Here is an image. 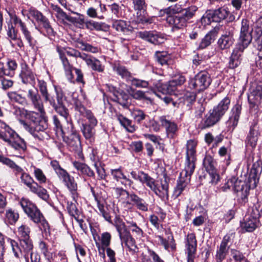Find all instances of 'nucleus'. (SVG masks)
Masks as SVG:
<instances>
[{"label":"nucleus","instance_id":"f257e3e1","mask_svg":"<svg viewBox=\"0 0 262 262\" xmlns=\"http://www.w3.org/2000/svg\"><path fill=\"white\" fill-rule=\"evenodd\" d=\"M197 144L196 141L190 140L187 143L186 162L184 169L180 174L174 193L177 196H179L190 182L191 174L195 168V148Z\"/></svg>","mask_w":262,"mask_h":262},{"label":"nucleus","instance_id":"f03ea898","mask_svg":"<svg viewBox=\"0 0 262 262\" xmlns=\"http://www.w3.org/2000/svg\"><path fill=\"white\" fill-rule=\"evenodd\" d=\"M251 33L248 21L247 19H243L238 42L230 56L229 63L230 68L234 69L241 64L243 52L252 41Z\"/></svg>","mask_w":262,"mask_h":262},{"label":"nucleus","instance_id":"7ed1b4c3","mask_svg":"<svg viewBox=\"0 0 262 262\" xmlns=\"http://www.w3.org/2000/svg\"><path fill=\"white\" fill-rule=\"evenodd\" d=\"M26 117L30 121V124L24 120H21L20 123L27 130L40 140L48 136L45 132L48 128V123L40 114L35 112H27Z\"/></svg>","mask_w":262,"mask_h":262},{"label":"nucleus","instance_id":"20e7f679","mask_svg":"<svg viewBox=\"0 0 262 262\" xmlns=\"http://www.w3.org/2000/svg\"><path fill=\"white\" fill-rule=\"evenodd\" d=\"M0 128L4 129L2 132V140L6 142L16 152L22 154L26 149V145L24 139L13 130L8 125L0 120Z\"/></svg>","mask_w":262,"mask_h":262},{"label":"nucleus","instance_id":"39448f33","mask_svg":"<svg viewBox=\"0 0 262 262\" xmlns=\"http://www.w3.org/2000/svg\"><path fill=\"white\" fill-rule=\"evenodd\" d=\"M197 10L195 6H191L187 8L183 14L168 15L166 21L172 26L173 30L181 29L186 26L187 21L193 17Z\"/></svg>","mask_w":262,"mask_h":262},{"label":"nucleus","instance_id":"423d86ee","mask_svg":"<svg viewBox=\"0 0 262 262\" xmlns=\"http://www.w3.org/2000/svg\"><path fill=\"white\" fill-rule=\"evenodd\" d=\"M38 86L45 101L49 102L55 111L67 120L69 115L68 110L63 105V103L56 104L54 98L51 97L48 92L47 83L42 80L38 79Z\"/></svg>","mask_w":262,"mask_h":262},{"label":"nucleus","instance_id":"0eeeda50","mask_svg":"<svg viewBox=\"0 0 262 262\" xmlns=\"http://www.w3.org/2000/svg\"><path fill=\"white\" fill-rule=\"evenodd\" d=\"M63 141L66 143L69 149L73 152L77 159L83 161L84 158L82 154V147L79 136L75 130H71V133L63 135Z\"/></svg>","mask_w":262,"mask_h":262},{"label":"nucleus","instance_id":"6e6552de","mask_svg":"<svg viewBox=\"0 0 262 262\" xmlns=\"http://www.w3.org/2000/svg\"><path fill=\"white\" fill-rule=\"evenodd\" d=\"M211 82V79L209 73L206 71H202L189 81L188 86L195 92L199 93L206 90Z\"/></svg>","mask_w":262,"mask_h":262},{"label":"nucleus","instance_id":"1a4fd4ad","mask_svg":"<svg viewBox=\"0 0 262 262\" xmlns=\"http://www.w3.org/2000/svg\"><path fill=\"white\" fill-rule=\"evenodd\" d=\"M117 229L122 243H124L128 247L134 246L135 241L127 231L125 224L120 218V215L114 214L113 223Z\"/></svg>","mask_w":262,"mask_h":262},{"label":"nucleus","instance_id":"9d476101","mask_svg":"<svg viewBox=\"0 0 262 262\" xmlns=\"http://www.w3.org/2000/svg\"><path fill=\"white\" fill-rule=\"evenodd\" d=\"M22 183L28 186L30 190L36 194L39 198L45 201H47L49 198L46 189L40 186L35 182L33 179L27 173H22L20 176Z\"/></svg>","mask_w":262,"mask_h":262},{"label":"nucleus","instance_id":"9b49d317","mask_svg":"<svg viewBox=\"0 0 262 262\" xmlns=\"http://www.w3.org/2000/svg\"><path fill=\"white\" fill-rule=\"evenodd\" d=\"M228 13L229 11L225 7H221L214 10H208L201 18L202 24L207 25L211 22H220L226 18Z\"/></svg>","mask_w":262,"mask_h":262},{"label":"nucleus","instance_id":"f8f14e48","mask_svg":"<svg viewBox=\"0 0 262 262\" xmlns=\"http://www.w3.org/2000/svg\"><path fill=\"white\" fill-rule=\"evenodd\" d=\"M29 15L45 29L48 36H54V30L51 27L48 19L42 13L35 9H30L29 11Z\"/></svg>","mask_w":262,"mask_h":262},{"label":"nucleus","instance_id":"ddd939ff","mask_svg":"<svg viewBox=\"0 0 262 262\" xmlns=\"http://www.w3.org/2000/svg\"><path fill=\"white\" fill-rule=\"evenodd\" d=\"M11 245L15 257L18 259L17 262H19V258L23 255L20 247L23 249L25 252L27 253L32 252V250L33 246L29 238H21L19 241V246H18L17 243L14 241H11Z\"/></svg>","mask_w":262,"mask_h":262},{"label":"nucleus","instance_id":"4468645a","mask_svg":"<svg viewBox=\"0 0 262 262\" xmlns=\"http://www.w3.org/2000/svg\"><path fill=\"white\" fill-rule=\"evenodd\" d=\"M86 117L89 120V124H83L81 130L84 137L91 140L95 133L94 127L97 125V120L91 111L86 112Z\"/></svg>","mask_w":262,"mask_h":262},{"label":"nucleus","instance_id":"2eb2a0df","mask_svg":"<svg viewBox=\"0 0 262 262\" xmlns=\"http://www.w3.org/2000/svg\"><path fill=\"white\" fill-rule=\"evenodd\" d=\"M135 9L137 10L136 13L137 21L141 24H151L152 23V18L148 17L146 15L145 10L144 0H134Z\"/></svg>","mask_w":262,"mask_h":262},{"label":"nucleus","instance_id":"dca6fc26","mask_svg":"<svg viewBox=\"0 0 262 262\" xmlns=\"http://www.w3.org/2000/svg\"><path fill=\"white\" fill-rule=\"evenodd\" d=\"M250 94L248 96V101L253 106L262 105V82L254 83L251 86Z\"/></svg>","mask_w":262,"mask_h":262},{"label":"nucleus","instance_id":"f3484780","mask_svg":"<svg viewBox=\"0 0 262 262\" xmlns=\"http://www.w3.org/2000/svg\"><path fill=\"white\" fill-rule=\"evenodd\" d=\"M231 241V236L229 234L226 235L222 241L220 245L217 247L215 259L216 262H222L228 254Z\"/></svg>","mask_w":262,"mask_h":262},{"label":"nucleus","instance_id":"a211bd4d","mask_svg":"<svg viewBox=\"0 0 262 262\" xmlns=\"http://www.w3.org/2000/svg\"><path fill=\"white\" fill-rule=\"evenodd\" d=\"M11 18L15 26L17 25L18 27H20V31L25 38L27 41L29 46L33 49L35 45L34 40L25 23L16 15L11 16Z\"/></svg>","mask_w":262,"mask_h":262},{"label":"nucleus","instance_id":"6ab92c4d","mask_svg":"<svg viewBox=\"0 0 262 262\" xmlns=\"http://www.w3.org/2000/svg\"><path fill=\"white\" fill-rule=\"evenodd\" d=\"M140 38L155 45L163 43L165 40L164 36L156 31H144L139 33Z\"/></svg>","mask_w":262,"mask_h":262},{"label":"nucleus","instance_id":"aec40b11","mask_svg":"<svg viewBox=\"0 0 262 262\" xmlns=\"http://www.w3.org/2000/svg\"><path fill=\"white\" fill-rule=\"evenodd\" d=\"M260 135V132L257 122L254 121L250 127L249 133L245 140L246 145L255 148Z\"/></svg>","mask_w":262,"mask_h":262},{"label":"nucleus","instance_id":"412c9836","mask_svg":"<svg viewBox=\"0 0 262 262\" xmlns=\"http://www.w3.org/2000/svg\"><path fill=\"white\" fill-rule=\"evenodd\" d=\"M27 96L35 109L42 115L45 113L43 102L37 89H29Z\"/></svg>","mask_w":262,"mask_h":262},{"label":"nucleus","instance_id":"4be33fe9","mask_svg":"<svg viewBox=\"0 0 262 262\" xmlns=\"http://www.w3.org/2000/svg\"><path fill=\"white\" fill-rule=\"evenodd\" d=\"M27 96L35 109L42 115L45 113L43 102L37 89H29Z\"/></svg>","mask_w":262,"mask_h":262},{"label":"nucleus","instance_id":"5701e85b","mask_svg":"<svg viewBox=\"0 0 262 262\" xmlns=\"http://www.w3.org/2000/svg\"><path fill=\"white\" fill-rule=\"evenodd\" d=\"M262 171V162L260 160H257L253 164L252 168L249 174L248 182L251 187L255 188L256 187L257 183L258 182L259 176Z\"/></svg>","mask_w":262,"mask_h":262},{"label":"nucleus","instance_id":"b1692460","mask_svg":"<svg viewBox=\"0 0 262 262\" xmlns=\"http://www.w3.org/2000/svg\"><path fill=\"white\" fill-rule=\"evenodd\" d=\"M57 51L59 54V58L61 61L66 77L70 82H74V78L73 70L75 69V68L70 63L62 49L57 47Z\"/></svg>","mask_w":262,"mask_h":262},{"label":"nucleus","instance_id":"393cba45","mask_svg":"<svg viewBox=\"0 0 262 262\" xmlns=\"http://www.w3.org/2000/svg\"><path fill=\"white\" fill-rule=\"evenodd\" d=\"M28 217L34 223L37 224L39 229L47 236L50 234L49 225L42 214H27Z\"/></svg>","mask_w":262,"mask_h":262},{"label":"nucleus","instance_id":"a878e982","mask_svg":"<svg viewBox=\"0 0 262 262\" xmlns=\"http://www.w3.org/2000/svg\"><path fill=\"white\" fill-rule=\"evenodd\" d=\"M21 72L19 74L21 81L24 84H35L36 74L32 70L26 63L21 64Z\"/></svg>","mask_w":262,"mask_h":262},{"label":"nucleus","instance_id":"bb28decb","mask_svg":"<svg viewBox=\"0 0 262 262\" xmlns=\"http://www.w3.org/2000/svg\"><path fill=\"white\" fill-rule=\"evenodd\" d=\"M258 224L257 217L253 216L252 214H246L243 221L241 222V227L243 232L253 231Z\"/></svg>","mask_w":262,"mask_h":262},{"label":"nucleus","instance_id":"cd10ccee","mask_svg":"<svg viewBox=\"0 0 262 262\" xmlns=\"http://www.w3.org/2000/svg\"><path fill=\"white\" fill-rule=\"evenodd\" d=\"M196 245L197 242L194 234L193 233L188 234L186 242L187 262H194Z\"/></svg>","mask_w":262,"mask_h":262},{"label":"nucleus","instance_id":"c85d7f7f","mask_svg":"<svg viewBox=\"0 0 262 262\" xmlns=\"http://www.w3.org/2000/svg\"><path fill=\"white\" fill-rule=\"evenodd\" d=\"M242 106L238 104H235L232 108L231 114L226 125L229 131H233L237 125L241 114Z\"/></svg>","mask_w":262,"mask_h":262},{"label":"nucleus","instance_id":"c756f323","mask_svg":"<svg viewBox=\"0 0 262 262\" xmlns=\"http://www.w3.org/2000/svg\"><path fill=\"white\" fill-rule=\"evenodd\" d=\"M17 68V63L15 60L8 59L6 63L0 62V74L13 77Z\"/></svg>","mask_w":262,"mask_h":262},{"label":"nucleus","instance_id":"7c9ffc66","mask_svg":"<svg viewBox=\"0 0 262 262\" xmlns=\"http://www.w3.org/2000/svg\"><path fill=\"white\" fill-rule=\"evenodd\" d=\"M168 182L165 178L161 180L160 184L156 183L152 191L162 200L167 201L168 199Z\"/></svg>","mask_w":262,"mask_h":262},{"label":"nucleus","instance_id":"2f4dec72","mask_svg":"<svg viewBox=\"0 0 262 262\" xmlns=\"http://www.w3.org/2000/svg\"><path fill=\"white\" fill-rule=\"evenodd\" d=\"M174 84L175 83L171 81L164 84H161L159 83L156 84L157 90L156 91L158 93H161L163 95L174 94L175 91L177 90V87Z\"/></svg>","mask_w":262,"mask_h":262},{"label":"nucleus","instance_id":"473e14b6","mask_svg":"<svg viewBox=\"0 0 262 262\" xmlns=\"http://www.w3.org/2000/svg\"><path fill=\"white\" fill-rule=\"evenodd\" d=\"M161 125L166 129L168 135L173 136L178 130V126L176 123L166 119V116H162L159 118Z\"/></svg>","mask_w":262,"mask_h":262},{"label":"nucleus","instance_id":"72a5a7b5","mask_svg":"<svg viewBox=\"0 0 262 262\" xmlns=\"http://www.w3.org/2000/svg\"><path fill=\"white\" fill-rule=\"evenodd\" d=\"M221 117L218 115L213 110L210 111L208 114L206 115L204 120L202 122V128L209 127L217 122Z\"/></svg>","mask_w":262,"mask_h":262},{"label":"nucleus","instance_id":"f704fd0d","mask_svg":"<svg viewBox=\"0 0 262 262\" xmlns=\"http://www.w3.org/2000/svg\"><path fill=\"white\" fill-rule=\"evenodd\" d=\"M59 178L62 180L68 189L73 195V197H74L77 194V184L75 182L74 178L71 177L67 172L62 174Z\"/></svg>","mask_w":262,"mask_h":262},{"label":"nucleus","instance_id":"c9c22d12","mask_svg":"<svg viewBox=\"0 0 262 262\" xmlns=\"http://www.w3.org/2000/svg\"><path fill=\"white\" fill-rule=\"evenodd\" d=\"M234 39L232 33L229 32L228 34L223 35L218 40L217 45L221 50L229 48L234 43Z\"/></svg>","mask_w":262,"mask_h":262},{"label":"nucleus","instance_id":"e433bc0d","mask_svg":"<svg viewBox=\"0 0 262 262\" xmlns=\"http://www.w3.org/2000/svg\"><path fill=\"white\" fill-rule=\"evenodd\" d=\"M230 101V98L229 96H226L213 110L215 112V113H217L219 116L222 117L228 110Z\"/></svg>","mask_w":262,"mask_h":262},{"label":"nucleus","instance_id":"4c0bfd02","mask_svg":"<svg viewBox=\"0 0 262 262\" xmlns=\"http://www.w3.org/2000/svg\"><path fill=\"white\" fill-rule=\"evenodd\" d=\"M138 178L141 183L145 184L151 191L153 190L156 183L154 178L142 171H138Z\"/></svg>","mask_w":262,"mask_h":262},{"label":"nucleus","instance_id":"58836bf2","mask_svg":"<svg viewBox=\"0 0 262 262\" xmlns=\"http://www.w3.org/2000/svg\"><path fill=\"white\" fill-rule=\"evenodd\" d=\"M79 161H73L72 164L73 166L82 174L88 177H93L94 176V172L85 164Z\"/></svg>","mask_w":262,"mask_h":262},{"label":"nucleus","instance_id":"ea45409f","mask_svg":"<svg viewBox=\"0 0 262 262\" xmlns=\"http://www.w3.org/2000/svg\"><path fill=\"white\" fill-rule=\"evenodd\" d=\"M113 28L119 32L126 33L129 32V25L127 23L121 19H114L112 23Z\"/></svg>","mask_w":262,"mask_h":262},{"label":"nucleus","instance_id":"a19ab883","mask_svg":"<svg viewBox=\"0 0 262 262\" xmlns=\"http://www.w3.org/2000/svg\"><path fill=\"white\" fill-rule=\"evenodd\" d=\"M253 37L256 43L262 44V16L255 23Z\"/></svg>","mask_w":262,"mask_h":262},{"label":"nucleus","instance_id":"79ce46f5","mask_svg":"<svg viewBox=\"0 0 262 262\" xmlns=\"http://www.w3.org/2000/svg\"><path fill=\"white\" fill-rule=\"evenodd\" d=\"M117 118L120 124L123 126L128 132L133 133L136 130V127L132 124V121L121 114L117 115Z\"/></svg>","mask_w":262,"mask_h":262},{"label":"nucleus","instance_id":"37998d69","mask_svg":"<svg viewBox=\"0 0 262 262\" xmlns=\"http://www.w3.org/2000/svg\"><path fill=\"white\" fill-rule=\"evenodd\" d=\"M113 100L122 105L124 108H127L129 106L128 96L124 93L117 92L114 95Z\"/></svg>","mask_w":262,"mask_h":262},{"label":"nucleus","instance_id":"c03bdc74","mask_svg":"<svg viewBox=\"0 0 262 262\" xmlns=\"http://www.w3.org/2000/svg\"><path fill=\"white\" fill-rule=\"evenodd\" d=\"M20 204L25 213H36L38 211L35 205L27 199H21Z\"/></svg>","mask_w":262,"mask_h":262},{"label":"nucleus","instance_id":"a18cd8bd","mask_svg":"<svg viewBox=\"0 0 262 262\" xmlns=\"http://www.w3.org/2000/svg\"><path fill=\"white\" fill-rule=\"evenodd\" d=\"M130 200L134 202L136 207L142 211H147L148 210V205L144 200L140 198L135 194L130 195Z\"/></svg>","mask_w":262,"mask_h":262},{"label":"nucleus","instance_id":"49530a36","mask_svg":"<svg viewBox=\"0 0 262 262\" xmlns=\"http://www.w3.org/2000/svg\"><path fill=\"white\" fill-rule=\"evenodd\" d=\"M53 9L57 13V17L62 19H65L69 22L75 23L77 22V19L75 17L67 15L59 6H53Z\"/></svg>","mask_w":262,"mask_h":262},{"label":"nucleus","instance_id":"de8ad7c7","mask_svg":"<svg viewBox=\"0 0 262 262\" xmlns=\"http://www.w3.org/2000/svg\"><path fill=\"white\" fill-rule=\"evenodd\" d=\"M203 165L208 172L216 170V162L210 155H206L204 159Z\"/></svg>","mask_w":262,"mask_h":262},{"label":"nucleus","instance_id":"09e8293b","mask_svg":"<svg viewBox=\"0 0 262 262\" xmlns=\"http://www.w3.org/2000/svg\"><path fill=\"white\" fill-rule=\"evenodd\" d=\"M186 9L183 8L182 5L177 3L174 5H172L164 10V12L168 15H173L174 14L181 13L183 14L185 12Z\"/></svg>","mask_w":262,"mask_h":262},{"label":"nucleus","instance_id":"8fccbe9b","mask_svg":"<svg viewBox=\"0 0 262 262\" xmlns=\"http://www.w3.org/2000/svg\"><path fill=\"white\" fill-rule=\"evenodd\" d=\"M111 239V235L108 232H104L102 234L101 237V249L103 250L102 256L104 259L105 256L104 253L105 249L109 248Z\"/></svg>","mask_w":262,"mask_h":262},{"label":"nucleus","instance_id":"3c124183","mask_svg":"<svg viewBox=\"0 0 262 262\" xmlns=\"http://www.w3.org/2000/svg\"><path fill=\"white\" fill-rule=\"evenodd\" d=\"M155 57L157 61L162 66L166 65L170 58L169 54L165 51H157Z\"/></svg>","mask_w":262,"mask_h":262},{"label":"nucleus","instance_id":"603ef678","mask_svg":"<svg viewBox=\"0 0 262 262\" xmlns=\"http://www.w3.org/2000/svg\"><path fill=\"white\" fill-rule=\"evenodd\" d=\"M7 96L11 101L20 104H23L26 100L25 97L16 91L8 92Z\"/></svg>","mask_w":262,"mask_h":262},{"label":"nucleus","instance_id":"864d4df0","mask_svg":"<svg viewBox=\"0 0 262 262\" xmlns=\"http://www.w3.org/2000/svg\"><path fill=\"white\" fill-rule=\"evenodd\" d=\"M215 39V33L209 32L202 39L200 42L199 47L201 49H204L209 46Z\"/></svg>","mask_w":262,"mask_h":262},{"label":"nucleus","instance_id":"5fc2aeb1","mask_svg":"<svg viewBox=\"0 0 262 262\" xmlns=\"http://www.w3.org/2000/svg\"><path fill=\"white\" fill-rule=\"evenodd\" d=\"M131 115L133 119L138 123H140L148 116L144 112L139 108H134L131 111Z\"/></svg>","mask_w":262,"mask_h":262},{"label":"nucleus","instance_id":"6e6d98bb","mask_svg":"<svg viewBox=\"0 0 262 262\" xmlns=\"http://www.w3.org/2000/svg\"><path fill=\"white\" fill-rule=\"evenodd\" d=\"M146 93L153 94L151 92V90L146 92H143L140 90H134L132 91L130 95L134 99L137 100H149V98L146 95Z\"/></svg>","mask_w":262,"mask_h":262},{"label":"nucleus","instance_id":"4d7b16f0","mask_svg":"<svg viewBox=\"0 0 262 262\" xmlns=\"http://www.w3.org/2000/svg\"><path fill=\"white\" fill-rule=\"evenodd\" d=\"M18 31L15 29L12 24H8V28L7 29V35L8 38L12 40L17 39Z\"/></svg>","mask_w":262,"mask_h":262},{"label":"nucleus","instance_id":"13d9d810","mask_svg":"<svg viewBox=\"0 0 262 262\" xmlns=\"http://www.w3.org/2000/svg\"><path fill=\"white\" fill-rule=\"evenodd\" d=\"M158 214L161 215L160 217L155 214H151L149 217L150 223L157 229H159L160 223L165 217V214Z\"/></svg>","mask_w":262,"mask_h":262},{"label":"nucleus","instance_id":"bf43d9fd","mask_svg":"<svg viewBox=\"0 0 262 262\" xmlns=\"http://www.w3.org/2000/svg\"><path fill=\"white\" fill-rule=\"evenodd\" d=\"M166 233L168 235L167 239L164 238L162 236L158 235L157 237L160 242V243L163 245L166 250H168L169 247V243H171L173 241V236L169 231H166Z\"/></svg>","mask_w":262,"mask_h":262},{"label":"nucleus","instance_id":"052dcab7","mask_svg":"<svg viewBox=\"0 0 262 262\" xmlns=\"http://www.w3.org/2000/svg\"><path fill=\"white\" fill-rule=\"evenodd\" d=\"M229 183L231 184L232 189L235 191L241 190L243 188V182L236 177H232L229 179Z\"/></svg>","mask_w":262,"mask_h":262},{"label":"nucleus","instance_id":"680f3d73","mask_svg":"<svg viewBox=\"0 0 262 262\" xmlns=\"http://www.w3.org/2000/svg\"><path fill=\"white\" fill-rule=\"evenodd\" d=\"M230 252L234 262H247V259L240 251L232 249Z\"/></svg>","mask_w":262,"mask_h":262},{"label":"nucleus","instance_id":"e2e57ef3","mask_svg":"<svg viewBox=\"0 0 262 262\" xmlns=\"http://www.w3.org/2000/svg\"><path fill=\"white\" fill-rule=\"evenodd\" d=\"M114 69L122 78H127L130 75V73L124 66L119 64L115 65Z\"/></svg>","mask_w":262,"mask_h":262},{"label":"nucleus","instance_id":"0e129e2a","mask_svg":"<svg viewBox=\"0 0 262 262\" xmlns=\"http://www.w3.org/2000/svg\"><path fill=\"white\" fill-rule=\"evenodd\" d=\"M0 80L2 84V88L4 90H7L12 88L14 84V81L6 78L2 76H0Z\"/></svg>","mask_w":262,"mask_h":262},{"label":"nucleus","instance_id":"69168bd1","mask_svg":"<svg viewBox=\"0 0 262 262\" xmlns=\"http://www.w3.org/2000/svg\"><path fill=\"white\" fill-rule=\"evenodd\" d=\"M72 216L75 219V220L78 223L80 228L84 231L86 228V225L84 223V219L85 216L83 215V214H72Z\"/></svg>","mask_w":262,"mask_h":262},{"label":"nucleus","instance_id":"338daca9","mask_svg":"<svg viewBox=\"0 0 262 262\" xmlns=\"http://www.w3.org/2000/svg\"><path fill=\"white\" fill-rule=\"evenodd\" d=\"M34 174L36 179L39 183H45L46 182V177L40 169L35 168Z\"/></svg>","mask_w":262,"mask_h":262},{"label":"nucleus","instance_id":"774afa93","mask_svg":"<svg viewBox=\"0 0 262 262\" xmlns=\"http://www.w3.org/2000/svg\"><path fill=\"white\" fill-rule=\"evenodd\" d=\"M51 165L52 167L53 168L54 170L55 171L56 174L58 175V177L60 178L62 176L64 173H65L67 171L62 169L59 165L58 162L57 161H52L51 162Z\"/></svg>","mask_w":262,"mask_h":262}]
</instances>
